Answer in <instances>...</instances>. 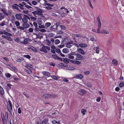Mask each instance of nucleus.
Returning <instances> with one entry per match:
<instances>
[{
	"label": "nucleus",
	"mask_w": 124,
	"mask_h": 124,
	"mask_svg": "<svg viewBox=\"0 0 124 124\" xmlns=\"http://www.w3.org/2000/svg\"><path fill=\"white\" fill-rule=\"evenodd\" d=\"M8 103H9L7 105L8 109L10 113L11 116L14 117L15 116V115L13 111L12 103L10 100L8 101Z\"/></svg>",
	"instance_id": "obj_1"
},
{
	"label": "nucleus",
	"mask_w": 124,
	"mask_h": 124,
	"mask_svg": "<svg viewBox=\"0 0 124 124\" xmlns=\"http://www.w3.org/2000/svg\"><path fill=\"white\" fill-rule=\"evenodd\" d=\"M35 11L32 12V13L33 14L35 15H37L39 16H40L42 14V13H43V11L41 9L37 7H36L35 8Z\"/></svg>",
	"instance_id": "obj_2"
},
{
	"label": "nucleus",
	"mask_w": 124,
	"mask_h": 124,
	"mask_svg": "<svg viewBox=\"0 0 124 124\" xmlns=\"http://www.w3.org/2000/svg\"><path fill=\"white\" fill-rule=\"evenodd\" d=\"M57 96L56 95H51L50 94H45L42 96V97L45 98H52L53 97H56Z\"/></svg>",
	"instance_id": "obj_3"
},
{
	"label": "nucleus",
	"mask_w": 124,
	"mask_h": 124,
	"mask_svg": "<svg viewBox=\"0 0 124 124\" xmlns=\"http://www.w3.org/2000/svg\"><path fill=\"white\" fill-rule=\"evenodd\" d=\"M50 48L49 46H43L40 49V51L41 52L43 51L45 53H47V51L46 50V49L49 51L50 50Z\"/></svg>",
	"instance_id": "obj_4"
},
{
	"label": "nucleus",
	"mask_w": 124,
	"mask_h": 124,
	"mask_svg": "<svg viewBox=\"0 0 124 124\" xmlns=\"http://www.w3.org/2000/svg\"><path fill=\"white\" fill-rule=\"evenodd\" d=\"M28 20H30V18L27 15H24V17L22 19V21L23 23H27Z\"/></svg>",
	"instance_id": "obj_5"
},
{
	"label": "nucleus",
	"mask_w": 124,
	"mask_h": 124,
	"mask_svg": "<svg viewBox=\"0 0 124 124\" xmlns=\"http://www.w3.org/2000/svg\"><path fill=\"white\" fill-rule=\"evenodd\" d=\"M19 6V5L16 4L14 3V5H13L12 6L13 8L16 9L17 10L19 11H20V10L19 9L18 7Z\"/></svg>",
	"instance_id": "obj_6"
},
{
	"label": "nucleus",
	"mask_w": 124,
	"mask_h": 124,
	"mask_svg": "<svg viewBox=\"0 0 124 124\" xmlns=\"http://www.w3.org/2000/svg\"><path fill=\"white\" fill-rule=\"evenodd\" d=\"M76 57V59L77 60H81L83 58V57L79 54H77Z\"/></svg>",
	"instance_id": "obj_7"
},
{
	"label": "nucleus",
	"mask_w": 124,
	"mask_h": 124,
	"mask_svg": "<svg viewBox=\"0 0 124 124\" xmlns=\"http://www.w3.org/2000/svg\"><path fill=\"white\" fill-rule=\"evenodd\" d=\"M1 117L3 124H7V120L5 119V117L3 114H1Z\"/></svg>",
	"instance_id": "obj_8"
},
{
	"label": "nucleus",
	"mask_w": 124,
	"mask_h": 124,
	"mask_svg": "<svg viewBox=\"0 0 124 124\" xmlns=\"http://www.w3.org/2000/svg\"><path fill=\"white\" fill-rule=\"evenodd\" d=\"M22 14H16L15 15L16 18L17 20H20L22 18Z\"/></svg>",
	"instance_id": "obj_9"
},
{
	"label": "nucleus",
	"mask_w": 124,
	"mask_h": 124,
	"mask_svg": "<svg viewBox=\"0 0 124 124\" xmlns=\"http://www.w3.org/2000/svg\"><path fill=\"white\" fill-rule=\"evenodd\" d=\"M101 28L98 27L97 30H96L95 29H93L92 30V31L96 33H100V29Z\"/></svg>",
	"instance_id": "obj_10"
},
{
	"label": "nucleus",
	"mask_w": 124,
	"mask_h": 124,
	"mask_svg": "<svg viewBox=\"0 0 124 124\" xmlns=\"http://www.w3.org/2000/svg\"><path fill=\"white\" fill-rule=\"evenodd\" d=\"M86 93V92L83 89L79 90L78 92V93L81 95H83Z\"/></svg>",
	"instance_id": "obj_11"
},
{
	"label": "nucleus",
	"mask_w": 124,
	"mask_h": 124,
	"mask_svg": "<svg viewBox=\"0 0 124 124\" xmlns=\"http://www.w3.org/2000/svg\"><path fill=\"white\" fill-rule=\"evenodd\" d=\"M83 77V76L81 74H77L74 76V78L76 79H81Z\"/></svg>",
	"instance_id": "obj_12"
},
{
	"label": "nucleus",
	"mask_w": 124,
	"mask_h": 124,
	"mask_svg": "<svg viewBox=\"0 0 124 124\" xmlns=\"http://www.w3.org/2000/svg\"><path fill=\"white\" fill-rule=\"evenodd\" d=\"M97 20L98 22V27H99V28H101V23L100 17L99 16L97 17Z\"/></svg>",
	"instance_id": "obj_13"
},
{
	"label": "nucleus",
	"mask_w": 124,
	"mask_h": 124,
	"mask_svg": "<svg viewBox=\"0 0 124 124\" xmlns=\"http://www.w3.org/2000/svg\"><path fill=\"white\" fill-rule=\"evenodd\" d=\"M25 67L29 70H31L33 68L31 64H27L25 66Z\"/></svg>",
	"instance_id": "obj_14"
},
{
	"label": "nucleus",
	"mask_w": 124,
	"mask_h": 124,
	"mask_svg": "<svg viewBox=\"0 0 124 124\" xmlns=\"http://www.w3.org/2000/svg\"><path fill=\"white\" fill-rule=\"evenodd\" d=\"M42 73L43 74L47 77H49L50 76V74L47 71H44L42 72Z\"/></svg>",
	"instance_id": "obj_15"
},
{
	"label": "nucleus",
	"mask_w": 124,
	"mask_h": 124,
	"mask_svg": "<svg viewBox=\"0 0 124 124\" xmlns=\"http://www.w3.org/2000/svg\"><path fill=\"white\" fill-rule=\"evenodd\" d=\"M27 23H24L22 25L24 27V28H27L30 27V25L28 24Z\"/></svg>",
	"instance_id": "obj_16"
},
{
	"label": "nucleus",
	"mask_w": 124,
	"mask_h": 124,
	"mask_svg": "<svg viewBox=\"0 0 124 124\" xmlns=\"http://www.w3.org/2000/svg\"><path fill=\"white\" fill-rule=\"evenodd\" d=\"M50 28V30L51 31H54L55 30H58L57 27H56L55 25H54L53 26H51Z\"/></svg>",
	"instance_id": "obj_17"
},
{
	"label": "nucleus",
	"mask_w": 124,
	"mask_h": 124,
	"mask_svg": "<svg viewBox=\"0 0 124 124\" xmlns=\"http://www.w3.org/2000/svg\"><path fill=\"white\" fill-rule=\"evenodd\" d=\"M112 63L114 65H116L118 64V61L116 59H114L112 61Z\"/></svg>",
	"instance_id": "obj_18"
},
{
	"label": "nucleus",
	"mask_w": 124,
	"mask_h": 124,
	"mask_svg": "<svg viewBox=\"0 0 124 124\" xmlns=\"http://www.w3.org/2000/svg\"><path fill=\"white\" fill-rule=\"evenodd\" d=\"M4 93V92L3 88L1 86H0V94L3 95Z\"/></svg>",
	"instance_id": "obj_19"
},
{
	"label": "nucleus",
	"mask_w": 124,
	"mask_h": 124,
	"mask_svg": "<svg viewBox=\"0 0 124 124\" xmlns=\"http://www.w3.org/2000/svg\"><path fill=\"white\" fill-rule=\"evenodd\" d=\"M77 51L79 53L83 54H85V52L82 49L79 48L77 49Z\"/></svg>",
	"instance_id": "obj_20"
},
{
	"label": "nucleus",
	"mask_w": 124,
	"mask_h": 124,
	"mask_svg": "<svg viewBox=\"0 0 124 124\" xmlns=\"http://www.w3.org/2000/svg\"><path fill=\"white\" fill-rule=\"evenodd\" d=\"M69 52V50L67 48H65L63 49L62 50L63 53L65 54L68 53Z\"/></svg>",
	"instance_id": "obj_21"
},
{
	"label": "nucleus",
	"mask_w": 124,
	"mask_h": 124,
	"mask_svg": "<svg viewBox=\"0 0 124 124\" xmlns=\"http://www.w3.org/2000/svg\"><path fill=\"white\" fill-rule=\"evenodd\" d=\"M100 33H103L105 34H108L109 32L105 30H102L101 32H100Z\"/></svg>",
	"instance_id": "obj_22"
},
{
	"label": "nucleus",
	"mask_w": 124,
	"mask_h": 124,
	"mask_svg": "<svg viewBox=\"0 0 124 124\" xmlns=\"http://www.w3.org/2000/svg\"><path fill=\"white\" fill-rule=\"evenodd\" d=\"M93 49L95 50H96V53L97 54L99 53V50H100L99 46H98V47H94L93 48Z\"/></svg>",
	"instance_id": "obj_23"
},
{
	"label": "nucleus",
	"mask_w": 124,
	"mask_h": 124,
	"mask_svg": "<svg viewBox=\"0 0 124 124\" xmlns=\"http://www.w3.org/2000/svg\"><path fill=\"white\" fill-rule=\"evenodd\" d=\"M68 40L67 39H62V44H65L67 42H68Z\"/></svg>",
	"instance_id": "obj_24"
},
{
	"label": "nucleus",
	"mask_w": 124,
	"mask_h": 124,
	"mask_svg": "<svg viewBox=\"0 0 124 124\" xmlns=\"http://www.w3.org/2000/svg\"><path fill=\"white\" fill-rule=\"evenodd\" d=\"M67 57L71 59H73L74 58V56L71 54H68Z\"/></svg>",
	"instance_id": "obj_25"
},
{
	"label": "nucleus",
	"mask_w": 124,
	"mask_h": 124,
	"mask_svg": "<svg viewBox=\"0 0 124 124\" xmlns=\"http://www.w3.org/2000/svg\"><path fill=\"white\" fill-rule=\"evenodd\" d=\"M79 45L80 47H84L87 46V45L83 43L80 44Z\"/></svg>",
	"instance_id": "obj_26"
},
{
	"label": "nucleus",
	"mask_w": 124,
	"mask_h": 124,
	"mask_svg": "<svg viewBox=\"0 0 124 124\" xmlns=\"http://www.w3.org/2000/svg\"><path fill=\"white\" fill-rule=\"evenodd\" d=\"M51 77L53 79L56 80H58L59 78L58 76L55 75H53Z\"/></svg>",
	"instance_id": "obj_27"
},
{
	"label": "nucleus",
	"mask_w": 124,
	"mask_h": 124,
	"mask_svg": "<svg viewBox=\"0 0 124 124\" xmlns=\"http://www.w3.org/2000/svg\"><path fill=\"white\" fill-rule=\"evenodd\" d=\"M28 49H31V50L35 52L37 51V50L33 47H29Z\"/></svg>",
	"instance_id": "obj_28"
},
{
	"label": "nucleus",
	"mask_w": 124,
	"mask_h": 124,
	"mask_svg": "<svg viewBox=\"0 0 124 124\" xmlns=\"http://www.w3.org/2000/svg\"><path fill=\"white\" fill-rule=\"evenodd\" d=\"M1 10L3 12V13L5 15H7V13L6 11V9L5 8H2L1 9Z\"/></svg>",
	"instance_id": "obj_29"
},
{
	"label": "nucleus",
	"mask_w": 124,
	"mask_h": 124,
	"mask_svg": "<svg viewBox=\"0 0 124 124\" xmlns=\"http://www.w3.org/2000/svg\"><path fill=\"white\" fill-rule=\"evenodd\" d=\"M63 62L65 63H69L68 59L67 58H63Z\"/></svg>",
	"instance_id": "obj_30"
},
{
	"label": "nucleus",
	"mask_w": 124,
	"mask_h": 124,
	"mask_svg": "<svg viewBox=\"0 0 124 124\" xmlns=\"http://www.w3.org/2000/svg\"><path fill=\"white\" fill-rule=\"evenodd\" d=\"M35 35L37 36V37L36 38H39L40 39H41L43 38L42 36L40 35L39 34L36 33L35 34Z\"/></svg>",
	"instance_id": "obj_31"
},
{
	"label": "nucleus",
	"mask_w": 124,
	"mask_h": 124,
	"mask_svg": "<svg viewBox=\"0 0 124 124\" xmlns=\"http://www.w3.org/2000/svg\"><path fill=\"white\" fill-rule=\"evenodd\" d=\"M37 23L39 25H41L43 23V22L41 20L39 19L38 20Z\"/></svg>",
	"instance_id": "obj_32"
},
{
	"label": "nucleus",
	"mask_w": 124,
	"mask_h": 124,
	"mask_svg": "<svg viewBox=\"0 0 124 124\" xmlns=\"http://www.w3.org/2000/svg\"><path fill=\"white\" fill-rule=\"evenodd\" d=\"M51 23H50L47 22L45 23V27H49L51 25Z\"/></svg>",
	"instance_id": "obj_33"
},
{
	"label": "nucleus",
	"mask_w": 124,
	"mask_h": 124,
	"mask_svg": "<svg viewBox=\"0 0 124 124\" xmlns=\"http://www.w3.org/2000/svg\"><path fill=\"white\" fill-rule=\"evenodd\" d=\"M48 120L46 119H45L42 122L41 124H46L48 122Z\"/></svg>",
	"instance_id": "obj_34"
},
{
	"label": "nucleus",
	"mask_w": 124,
	"mask_h": 124,
	"mask_svg": "<svg viewBox=\"0 0 124 124\" xmlns=\"http://www.w3.org/2000/svg\"><path fill=\"white\" fill-rule=\"evenodd\" d=\"M25 71L29 74H31L32 73V71L31 70H28L27 69H25Z\"/></svg>",
	"instance_id": "obj_35"
},
{
	"label": "nucleus",
	"mask_w": 124,
	"mask_h": 124,
	"mask_svg": "<svg viewBox=\"0 0 124 124\" xmlns=\"http://www.w3.org/2000/svg\"><path fill=\"white\" fill-rule=\"evenodd\" d=\"M12 86V85L11 84H7V89L8 90H9L11 88V86Z\"/></svg>",
	"instance_id": "obj_36"
},
{
	"label": "nucleus",
	"mask_w": 124,
	"mask_h": 124,
	"mask_svg": "<svg viewBox=\"0 0 124 124\" xmlns=\"http://www.w3.org/2000/svg\"><path fill=\"white\" fill-rule=\"evenodd\" d=\"M15 24L16 25L17 28L20 25V23L19 22L17 21H16L15 22Z\"/></svg>",
	"instance_id": "obj_37"
},
{
	"label": "nucleus",
	"mask_w": 124,
	"mask_h": 124,
	"mask_svg": "<svg viewBox=\"0 0 124 124\" xmlns=\"http://www.w3.org/2000/svg\"><path fill=\"white\" fill-rule=\"evenodd\" d=\"M28 43V41L26 39H24L23 41V44H27Z\"/></svg>",
	"instance_id": "obj_38"
},
{
	"label": "nucleus",
	"mask_w": 124,
	"mask_h": 124,
	"mask_svg": "<svg viewBox=\"0 0 124 124\" xmlns=\"http://www.w3.org/2000/svg\"><path fill=\"white\" fill-rule=\"evenodd\" d=\"M6 39L9 41H12L13 40L12 39L11 37L9 36H7Z\"/></svg>",
	"instance_id": "obj_39"
},
{
	"label": "nucleus",
	"mask_w": 124,
	"mask_h": 124,
	"mask_svg": "<svg viewBox=\"0 0 124 124\" xmlns=\"http://www.w3.org/2000/svg\"><path fill=\"white\" fill-rule=\"evenodd\" d=\"M72 45L69 43H68L66 44V47L68 48H70L71 47Z\"/></svg>",
	"instance_id": "obj_40"
},
{
	"label": "nucleus",
	"mask_w": 124,
	"mask_h": 124,
	"mask_svg": "<svg viewBox=\"0 0 124 124\" xmlns=\"http://www.w3.org/2000/svg\"><path fill=\"white\" fill-rule=\"evenodd\" d=\"M60 41L58 39H56L54 41V43L56 44H58L60 43Z\"/></svg>",
	"instance_id": "obj_41"
},
{
	"label": "nucleus",
	"mask_w": 124,
	"mask_h": 124,
	"mask_svg": "<svg viewBox=\"0 0 124 124\" xmlns=\"http://www.w3.org/2000/svg\"><path fill=\"white\" fill-rule=\"evenodd\" d=\"M54 33H50L48 35V36L49 37H53L54 36Z\"/></svg>",
	"instance_id": "obj_42"
},
{
	"label": "nucleus",
	"mask_w": 124,
	"mask_h": 124,
	"mask_svg": "<svg viewBox=\"0 0 124 124\" xmlns=\"http://www.w3.org/2000/svg\"><path fill=\"white\" fill-rule=\"evenodd\" d=\"M86 111V110L84 109H82L81 110L82 113L83 115L85 114V112Z\"/></svg>",
	"instance_id": "obj_43"
},
{
	"label": "nucleus",
	"mask_w": 124,
	"mask_h": 124,
	"mask_svg": "<svg viewBox=\"0 0 124 124\" xmlns=\"http://www.w3.org/2000/svg\"><path fill=\"white\" fill-rule=\"evenodd\" d=\"M119 85L120 87H123L124 85V82L120 83Z\"/></svg>",
	"instance_id": "obj_44"
},
{
	"label": "nucleus",
	"mask_w": 124,
	"mask_h": 124,
	"mask_svg": "<svg viewBox=\"0 0 124 124\" xmlns=\"http://www.w3.org/2000/svg\"><path fill=\"white\" fill-rule=\"evenodd\" d=\"M52 56L54 57V58L56 59H58V56H57L55 54H53L52 55Z\"/></svg>",
	"instance_id": "obj_45"
},
{
	"label": "nucleus",
	"mask_w": 124,
	"mask_h": 124,
	"mask_svg": "<svg viewBox=\"0 0 124 124\" xmlns=\"http://www.w3.org/2000/svg\"><path fill=\"white\" fill-rule=\"evenodd\" d=\"M23 56L24 57H26L28 59H30L31 58V56L30 55H24Z\"/></svg>",
	"instance_id": "obj_46"
},
{
	"label": "nucleus",
	"mask_w": 124,
	"mask_h": 124,
	"mask_svg": "<svg viewBox=\"0 0 124 124\" xmlns=\"http://www.w3.org/2000/svg\"><path fill=\"white\" fill-rule=\"evenodd\" d=\"M56 52L59 54H60L61 52V51L59 48H57L55 50Z\"/></svg>",
	"instance_id": "obj_47"
},
{
	"label": "nucleus",
	"mask_w": 124,
	"mask_h": 124,
	"mask_svg": "<svg viewBox=\"0 0 124 124\" xmlns=\"http://www.w3.org/2000/svg\"><path fill=\"white\" fill-rule=\"evenodd\" d=\"M88 1L89 4L90 5V6L92 8H93V7L92 6V4L91 3V2L90 1V0H88Z\"/></svg>",
	"instance_id": "obj_48"
},
{
	"label": "nucleus",
	"mask_w": 124,
	"mask_h": 124,
	"mask_svg": "<svg viewBox=\"0 0 124 124\" xmlns=\"http://www.w3.org/2000/svg\"><path fill=\"white\" fill-rule=\"evenodd\" d=\"M31 3L33 5H36L37 3V2L36 1H32V2Z\"/></svg>",
	"instance_id": "obj_49"
},
{
	"label": "nucleus",
	"mask_w": 124,
	"mask_h": 124,
	"mask_svg": "<svg viewBox=\"0 0 124 124\" xmlns=\"http://www.w3.org/2000/svg\"><path fill=\"white\" fill-rule=\"evenodd\" d=\"M5 76L7 78H9L11 76V75L9 73H6L5 74Z\"/></svg>",
	"instance_id": "obj_50"
},
{
	"label": "nucleus",
	"mask_w": 124,
	"mask_h": 124,
	"mask_svg": "<svg viewBox=\"0 0 124 124\" xmlns=\"http://www.w3.org/2000/svg\"><path fill=\"white\" fill-rule=\"evenodd\" d=\"M39 28L40 29L42 28H45V26L44 25H39L38 26Z\"/></svg>",
	"instance_id": "obj_51"
},
{
	"label": "nucleus",
	"mask_w": 124,
	"mask_h": 124,
	"mask_svg": "<svg viewBox=\"0 0 124 124\" xmlns=\"http://www.w3.org/2000/svg\"><path fill=\"white\" fill-rule=\"evenodd\" d=\"M58 34H62L63 33V32L61 30L57 32Z\"/></svg>",
	"instance_id": "obj_52"
},
{
	"label": "nucleus",
	"mask_w": 124,
	"mask_h": 124,
	"mask_svg": "<svg viewBox=\"0 0 124 124\" xmlns=\"http://www.w3.org/2000/svg\"><path fill=\"white\" fill-rule=\"evenodd\" d=\"M5 16V15H3L2 13H0V16L1 18H4Z\"/></svg>",
	"instance_id": "obj_53"
},
{
	"label": "nucleus",
	"mask_w": 124,
	"mask_h": 124,
	"mask_svg": "<svg viewBox=\"0 0 124 124\" xmlns=\"http://www.w3.org/2000/svg\"><path fill=\"white\" fill-rule=\"evenodd\" d=\"M17 28L20 29L21 30H24V28L23 27L19 26Z\"/></svg>",
	"instance_id": "obj_54"
},
{
	"label": "nucleus",
	"mask_w": 124,
	"mask_h": 124,
	"mask_svg": "<svg viewBox=\"0 0 124 124\" xmlns=\"http://www.w3.org/2000/svg\"><path fill=\"white\" fill-rule=\"evenodd\" d=\"M62 44V42L61 45H60L59 46H58V47L60 48H62V47H63L64 46V45L63 44Z\"/></svg>",
	"instance_id": "obj_55"
},
{
	"label": "nucleus",
	"mask_w": 124,
	"mask_h": 124,
	"mask_svg": "<svg viewBox=\"0 0 124 124\" xmlns=\"http://www.w3.org/2000/svg\"><path fill=\"white\" fill-rule=\"evenodd\" d=\"M47 43V44L48 45H49L51 43V42L49 39H47L46 40Z\"/></svg>",
	"instance_id": "obj_56"
},
{
	"label": "nucleus",
	"mask_w": 124,
	"mask_h": 124,
	"mask_svg": "<svg viewBox=\"0 0 124 124\" xmlns=\"http://www.w3.org/2000/svg\"><path fill=\"white\" fill-rule=\"evenodd\" d=\"M31 18V20L32 21H35L36 20V18L34 17H30Z\"/></svg>",
	"instance_id": "obj_57"
},
{
	"label": "nucleus",
	"mask_w": 124,
	"mask_h": 124,
	"mask_svg": "<svg viewBox=\"0 0 124 124\" xmlns=\"http://www.w3.org/2000/svg\"><path fill=\"white\" fill-rule=\"evenodd\" d=\"M49 64L53 66H54L55 65V64L53 62H51L49 63Z\"/></svg>",
	"instance_id": "obj_58"
},
{
	"label": "nucleus",
	"mask_w": 124,
	"mask_h": 124,
	"mask_svg": "<svg viewBox=\"0 0 124 124\" xmlns=\"http://www.w3.org/2000/svg\"><path fill=\"white\" fill-rule=\"evenodd\" d=\"M39 31L43 32H45L46 31V30L44 29H42L40 30Z\"/></svg>",
	"instance_id": "obj_59"
},
{
	"label": "nucleus",
	"mask_w": 124,
	"mask_h": 124,
	"mask_svg": "<svg viewBox=\"0 0 124 124\" xmlns=\"http://www.w3.org/2000/svg\"><path fill=\"white\" fill-rule=\"evenodd\" d=\"M67 69L69 70H74V68L72 67H69L67 68Z\"/></svg>",
	"instance_id": "obj_60"
},
{
	"label": "nucleus",
	"mask_w": 124,
	"mask_h": 124,
	"mask_svg": "<svg viewBox=\"0 0 124 124\" xmlns=\"http://www.w3.org/2000/svg\"><path fill=\"white\" fill-rule=\"evenodd\" d=\"M52 123L54 124H55L56 123H59V122H57L55 120H54L52 121Z\"/></svg>",
	"instance_id": "obj_61"
},
{
	"label": "nucleus",
	"mask_w": 124,
	"mask_h": 124,
	"mask_svg": "<svg viewBox=\"0 0 124 124\" xmlns=\"http://www.w3.org/2000/svg\"><path fill=\"white\" fill-rule=\"evenodd\" d=\"M35 29L36 31H39L40 30L39 29V27H38V26L35 27Z\"/></svg>",
	"instance_id": "obj_62"
},
{
	"label": "nucleus",
	"mask_w": 124,
	"mask_h": 124,
	"mask_svg": "<svg viewBox=\"0 0 124 124\" xmlns=\"http://www.w3.org/2000/svg\"><path fill=\"white\" fill-rule=\"evenodd\" d=\"M66 15V14L65 13H64L63 12V13L61 14V16L62 17H63Z\"/></svg>",
	"instance_id": "obj_63"
},
{
	"label": "nucleus",
	"mask_w": 124,
	"mask_h": 124,
	"mask_svg": "<svg viewBox=\"0 0 124 124\" xmlns=\"http://www.w3.org/2000/svg\"><path fill=\"white\" fill-rule=\"evenodd\" d=\"M101 100V98L100 97H98L96 99V101L97 102H99Z\"/></svg>",
	"instance_id": "obj_64"
}]
</instances>
